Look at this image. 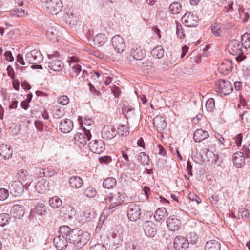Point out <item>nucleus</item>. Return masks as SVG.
Listing matches in <instances>:
<instances>
[{"mask_svg": "<svg viewBox=\"0 0 250 250\" xmlns=\"http://www.w3.org/2000/svg\"><path fill=\"white\" fill-rule=\"evenodd\" d=\"M13 149L7 145L2 144L0 146V155L5 159H9L12 155Z\"/></svg>", "mask_w": 250, "mask_h": 250, "instance_id": "nucleus-24", "label": "nucleus"}, {"mask_svg": "<svg viewBox=\"0 0 250 250\" xmlns=\"http://www.w3.org/2000/svg\"><path fill=\"white\" fill-rule=\"evenodd\" d=\"M138 160L143 165H148L149 156L146 152H142L139 154Z\"/></svg>", "mask_w": 250, "mask_h": 250, "instance_id": "nucleus-40", "label": "nucleus"}, {"mask_svg": "<svg viewBox=\"0 0 250 250\" xmlns=\"http://www.w3.org/2000/svg\"><path fill=\"white\" fill-rule=\"evenodd\" d=\"M47 66L49 68L54 71H59L63 68V64L61 60L54 59L47 63Z\"/></svg>", "mask_w": 250, "mask_h": 250, "instance_id": "nucleus-23", "label": "nucleus"}, {"mask_svg": "<svg viewBox=\"0 0 250 250\" xmlns=\"http://www.w3.org/2000/svg\"><path fill=\"white\" fill-rule=\"evenodd\" d=\"M116 180L113 177L107 178L104 181L103 187L106 188H113L116 185Z\"/></svg>", "mask_w": 250, "mask_h": 250, "instance_id": "nucleus-34", "label": "nucleus"}, {"mask_svg": "<svg viewBox=\"0 0 250 250\" xmlns=\"http://www.w3.org/2000/svg\"><path fill=\"white\" fill-rule=\"evenodd\" d=\"M216 91L221 94L226 96L233 91L232 83L229 81L219 80L216 83Z\"/></svg>", "mask_w": 250, "mask_h": 250, "instance_id": "nucleus-3", "label": "nucleus"}, {"mask_svg": "<svg viewBox=\"0 0 250 250\" xmlns=\"http://www.w3.org/2000/svg\"><path fill=\"white\" fill-rule=\"evenodd\" d=\"M128 150V149L126 148L125 150L122 151V155L126 162L129 161L128 154L127 153Z\"/></svg>", "mask_w": 250, "mask_h": 250, "instance_id": "nucleus-61", "label": "nucleus"}, {"mask_svg": "<svg viewBox=\"0 0 250 250\" xmlns=\"http://www.w3.org/2000/svg\"><path fill=\"white\" fill-rule=\"evenodd\" d=\"M141 215V210L140 207L134 203L130 204L128 207L127 216L131 221H136Z\"/></svg>", "mask_w": 250, "mask_h": 250, "instance_id": "nucleus-6", "label": "nucleus"}, {"mask_svg": "<svg viewBox=\"0 0 250 250\" xmlns=\"http://www.w3.org/2000/svg\"><path fill=\"white\" fill-rule=\"evenodd\" d=\"M208 136V133L207 131L203 130L202 129H198L193 134V139L196 142H200Z\"/></svg>", "mask_w": 250, "mask_h": 250, "instance_id": "nucleus-25", "label": "nucleus"}, {"mask_svg": "<svg viewBox=\"0 0 250 250\" xmlns=\"http://www.w3.org/2000/svg\"><path fill=\"white\" fill-rule=\"evenodd\" d=\"M11 220L9 215L6 213L0 214V225L4 226L8 224Z\"/></svg>", "mask_w": 250, "mask_h": 250, "instance_id": "nucleus-42", "label": "nucleus"}, {"mask_svg": "<svg viewBox=\"0 0 250 250\" xmlns=\"http://www.w3.org/2000/svg\"><path fill=\"white\" fill-rule=\"evenodd\" d=\"M73 126V123L70 119H65L60 122L59 128L62 133H68L72 131Z\"/></svg>", "mask_w": 250, "mask_h": 250, "instance_id": "nucleus-19", "label": "nucleus"}, {"mask_svg": "<svg viewBox=\"0 0 250 250\" xmlns=\"http://www.w3.org/2000/svg\"><path fill=\"white\" fill-rule=\"evenodd\" d=\"M35 125L36 128L39 131H42L43 129V124L42 121H36L35 122Z\"/></svg>", "mask_w": 250, "mask_h": 250, "instance_id": "nucleus-57", "label": "nucleus"}, {"mask_svg": "<svg viewBox=\"0 0 250 250\" xmlns=\"http://www.w3.org/2000/svg\"><path fill=\"white\" fill-rule=\"evenodd\" d=\"M117 134L116 129L111 126H105L102 131V136L104 139L110 140L114 138Z\"/></svg>", "mask_w": 250, "mask_h": 250, "instance_id": "nucleus-20", "label": "nucleus"}, {"mask_svg": "<svg viewBox=\"0 0 250 250\" xmlns=\"http://www.w3.org/2000/svg\"><path fill=\"white\" fill-rule=\"evenodd\" d=\"M84 194L89 198H92L96 196V191L93 188L88 187L85 189Z\"/></svg>", "mask_w": 250, "mask_h": 250, "instance_id": "nucleus-46", "label": "nucleus"}, {"mask_svg": "<svg viewBox=\"0 0 250 250\" xmlns=\"http://www.w3.org/2000/svg\"><path fill=\"white\" fill-rule=\"evenodd\" d=\"M188 241H190L191 244H195L197 243L199 237L196 233L194 232H190L188 235Z\"/></svg>", "mask_w": 250, "mask_h": 250, "instance_id": "nucleus-43", "label": "nucleus"}, {"mask_svg": "<svg viewBox=\"0 0 250 250\" xmlns=\"http://www.w3.org/2000/svg\"><path fill=\"white\" fill-rule=\"evenodd\" d=\"M9 190L4 188H0V200H5L9 196Z\"/></svg>", "mask_w": 250, "mask_h": 250, "instance_id": "nucleus-48", "label": "nucleus"}, {"mask_svg": "<svg viewBox=\"0 0 250 250\" xmlns=\"http://www.w3.org/2000/svg\"><path fill=\"white\" fill-rule=\"evenodd\" d=\"M166 223L168 229L172 231L178 230L181 225V220L175 215L170 216L167 220Z\"/></svg>", "mask_w": 250, "mask_h": 250, "instance_id": "nucleus-13", "label": "nucleus"}, {"mask_svg": "<svg viewBox=\"0 0 250 250\" xmlns=\"http://www.w3.org/2000/svg\"><path fill=\"white\" fill-rule=\"evenodd\" d=\"M188 198L191 201H195L197 204L201 203V200L199 196L194 194V193H189L188 195Z\"/></svg>", "mask_w": 250, "mask_h": 250, "instance_id": "nucleus-52", "label": "nucleus"}, {"mask_svg": "<svg viewBox=\"0 0 250 250\" xmlns=\"http://www.w3.org/2000/svg\"><path fill=\"white\" fill-rule=\"evenodd\" d=\"M241 42L245 43L250 42V32H247L241 36Z\"/></svg>", "mask_w": 250, "mask_h": 250, "instance_id": "nucleus-54", "label": "nucleus"}, {"mask_svg": "<svg viewBox=\"0 0 250 250\" xmlns=\"http://www.w3.org/2000/svg\"><path fill=\"white\" fill-rule=\"evenodd\" d=\"M206 156L208 158V156L210 157V158H209L207 160L208 162H213L214 161H215V155L212 152L209 151H207L206 154Z\"/></svg>", "mask_w": 250, "mask_h": 250, "instance_id": "nucleus-60", "label": "nucleus"}, {"mask_svg": "<svg viewBox=\"0 0 250 250\" xmlns=\"http://www.w3.org/2000/svg\"><path fill=\"white\" fill-rule=\"evenodd\" d=\"M167 216V210L165 208H159L155 212L154 217L157 221L164 220L166 216Z\"/></svg>", "mask_w": 250, "mask_h": 250, "instance_id": "nucleus-29", "label": "nucleus"}, {"mask_svg": "<svg viewBox=\"0 0 250 250\" xmlns=\"http://www.w3.org/2000/svg\"><path fill=\"white\" fill-rule=\"evenodd\" d=\"M89 250H107L106 248L103 244H97L91 246Z\"/></svg>", "mask_w": 250, "mask_h": 250, "instance_id": "nucleus-50", "label": "nucleus"}, {"mask_svg": "<svg viewBox=\"0 0 250 250\" xmlns=\"http://www.w3.org/2000/svg\"><path fill=\"white\" fill-rule=\"evenodd\" d=\"M68 241L66 235L60 233V235L54 239L53 243L58 250H63L66 248Z\"/></svg>", "mask_w": 250, "mask_h": 250, "instance_id": "nucleus-15", "label": "nucleus"}, {"mask_svg": "<svg viewBox=\"0 0 250 250\" xmlns=\"http://www.w3.org/2000/svg\"><path fill=\"white\" fill-rule=\"evenodd\" d=\"M206 108L208 111H212L215 108V101L213 98H209L206 103Z\"/></svg>", "mask_w": 250, "mask_h": 250, "instance_id": "nucleus-45", "label": "nucleus"}, {"mask_svg": "<svg viewBox=\"0 0 250 250\" xmlns=\"http://www.w3.org/2000/svg\"><path fill=\"white\" fill-rule=\"evenodd\" d=\"M112 44L115 50L118 52H123L125 48V44L123 38L120 35H116L111 39Z\"/></svg>", "mask_w": 250, "mask_h": 250, "instance_id": "nucleus-12", "label": "nucleus"}, {"mask_svg": "<svg viewBox=\"0 0 250 250\" xmlns=\"http://www.w3.org/2000/svg\"><path fill=\"white\" fill-rule=\"evenodd\" d=\"M112 160L110 156H106L99 158V161L102 163H108Z\"/></svg>", "mask_w": 250, "mask_h": 250, "instance_id": "nucleus-59", "label": "nucleus"}, {"mask_svg": "<svg viewBox=\"0 0 250 250\" xmlns=\"http://www.w3.org/2000/svg\"><path fill=\"white\" fill-rule=\"evenodd\" d=\"M8 190L12 196L18 197L23 193L24 187L22 183L20 181H15L9 185Z\"/></svg>", "mask_w": 250, "mask_h": 250, "instance_id": "nucleus-7", "label": "nucleus"}, {"mask_svg": "<svg viewBox=\"0 0 250 250\" xmlns=\"http://www.w3.org/2000/svg\"><path fill=\"white\" fill-rule=\"evenodd\" d=\"M17 61L21 65H24L25 64L23 57L20 54L17 55Z\"/></svg>", "mask_w": 250, "mask_h": 250, "instance_id": "nucleus-64", "label": "nucleus"}, {"mask_svg": "<svg viewBox=\"0 0 250 250\" xmlns=\"http://www.w3.org/2000/svg\"><path fill=\"white\" fill-rule=\"evenodd\" d=\"M243 42L241 43L238 40L231 41L228 45L229 51L233 55L240 56L243 54Z\"/></svg>", "mask_w": 250, "mask_h": 250, "instance_id": "nucleus-10", "label": "nucleus"}, {"mask_svg": "<svg viewBox=\"0 0 250 250\" xmlns=\"http://www.w3.org/2000/svg\"><path fill=\"white\" fill-rule=\"evenodd\" d=\"M83 133H78L74 136L75 143L80 147L83 146L91 138L90 130L84 127Z\"/></svg>", "mask_w": 250, "mask_h": 250, "instance_id": "nucleus-5", "label": "nucleus"}, {"mask_svg": "<svg viewBox=\"0 0 250 250\" xmlns=\"http://www.w3.org/2000/svg\"><path fill=\"white\" fill-rule=\"evenodd\" d=\"M189 244L188 239L181 236H176L174 240V247L176 250H186Z\"/></svg>", "mask_w": 250, "mask_h": 250, "instance_id": "nucleus-14", "label": "nucleus"}, {"mask_svg": "<svg viewBox=\"0 0 250 250\" xmlns=\"http://www.w3.org/2000/svg\"><path fill=\"white\" fill-rule=\"evenodd\" d=\"M157 147L159 149L158 154L162 156H165L166 154V150L164 147L160 144L157 145Z\"/></svg>", "mask_w": 250, "mask_h": 250, "instance_id": "nucleus-58", "label": "nucleus"}, {"mask_svg": "<svg viewBox=\"0 0 250 250\" xmlns=\"http://www.w3.org/2000/svg\"><path fill=\"white\" fill-rule=\"evenodd\" d=\"M52 112L53 117L55 119H60L65 114L63 108L54 107Z\"/></svg>", "mask_w": 250, "mask_h": 250, "instance_id": "nucleus-37", "label": "nucleus"}, {"mask_svg": "<svg viewBox=\"0 0 250 250\" xmlns=\"http://www.w3.org/2000/svg\"><path fill=\"white\" fill-rule=\"evenodd\" d=\"M72 73L70 74V76L72 78L77 77L82 71L81 66L78 64L74 63L71 65Z\"/></svg>", "mask_w": 250, "mask_h": 250, "instance_id": "nucleus-39", "label": "nucleus"}, {"mask_svg": "<svg viewBox=\"0 0 250 250\" xmlns=\"http://www.w3.org/2000/svg\"><path fill=\"white\" fill-rule=\"evenodd\" d=\"M11 13L12 15L17 17H22L27 13L24 10L21 8L14 9Z\"/></svg>", "mask_w": 250, "mask_h": 250, "instance_id": "nucleus-44", "label": "nucleus"}, {"mask_svg": "<svg viewBox=\"0 0 250 250\" xmlns=\"http://www.w3.org/2000/svg\"><path fill=\"white\" fill-rule=\"evenodd\" d=\"M58 30L53 26H49L46 31V36L50 40L54 39L58 35Z\"/></svg>", "mask_w": 250, "mask_h": 250, "instance_id": "nucleus-38", "label": "nucleus"}, {"mask_svg": "<svg viewBox=\"0 0 250 250\" xmlns=\"http://www.w3.org/2000/svg\"><path fill=\"white\" fill-rule=\"evenodd\" d=\"M42 58V55L36 50L29 52L25 55V60L30 64L40 63Z\"/></svg>", "mask_w": 250, "mask_h": 250, "instance_id": "nucleus-18", "label": "nucleus"}, {"mask_svg": "<svg viewBox=\"0 0 250 250\" xmlns=\"http://www.w3.org/2000/svg\"><path fill=\"white\" fill-rule=\"evenodd\" d=\"M152 55L155 58L161 59L164 56V49L161 46H156L151 51Z\"/></svg>", "mask_w": 250, "mask_h": 250, "instance_id": "nucleus-32", "label": "nucleus"}, {"mask_svg": "<svg viewBox=\"0 0 250 250\" xmlns=\"http://www.w3.org/2000/svg\"><path fill=\"white\" fill-rule=\"evenodd\" d=\"M24 213L23 207L20 205H14L10 211L11 215L16 219H20Z\"/></svg>", "mask_w": 250, "mask_h": 250, "instance_id": "nucleus-22", "label": "nucleus"}, {"mask_svg": "<svg viewBox=\"0 0 250 250\" xmlns=\"http://www.w3.org/2000/svg\"><path fill=\"white\" fill-rule=\"evenodd\" d=\"M145 234L149 237H153L157 233L156 226L151 221H146L143 225Z\"/></svg>", "mask_w": 250, "mask_h": 250, "instance_id": "nucleus-17", "label": "nucleus"}, {"mask_svg": "<svg viewBox=\"0 0 250 250\" xmlns=\"http://www.w3.org/2000/svg\"><path fill=\"white\" fill-rule=\"evenodd\" d=\"M49 203L52 208H57L62 206V201L58 197L54 196L49 199Z\"/></svg>", "mask_w": 250, "mask_h": 250, "instance_id": "nucleus-36", "label": "nucleus"}, {"mask_svg": "<svg viewBox=\"0 0 250 250\" xmlns=\"http://www.w3.org/2000/svg\"><path fill=\"white\" fill-rule=\"evenodd\" d=\"M58 102L59 104L65 105L69 103V99L66 96H62L58 99Z\"/></svg>", "mask_w": 250, "mask_h": 250, "instance_id": "nucleus-49", "label": "nucleus"}, {"mask_svg": "<svg viewBox=\"0 0 250 250\" xmlns=\"http://www.w3.org/2000/svg\"><path fill=\"white\" fill-rule=\"evenodd\" d=\"M243 135L241 133L237 135L234 139L237 147L240 146L242 141Z\"/></svg>", "mask_w": 250, "mask_h": 250, "instance_id": "nucleus-53", "label": "nucleus"}, {"mask_svg": "<svg viewBox=\"0 0 250 250\" xmlns=\"http://www.w3.org/2000/svg\"><path fill=\"white\" fill-rule=\"evenodd\" d=\"M181 5L180 3L175 1L171 3L169 6V11L171 14H177L181 10Z\"/></svg>", "mask_w": 250, "mask_h": 250, "instance_id": "nucleus-35", "label": "nucleus"}, {"mask_svg": "<svg viewBox=\"0 0 250 250\" xmlns=\"http://www.w3.org/2000/svg\"><path fill=\"white\" fill-rule=\"evenodd\" d=\"M69 183L72 188H79L82 186L83 181L80 177L73 176L69 178Z\"/></svg>", "mask_w": 250, "mask_h": 250, "instance_id": "nucleus-30", "label": "nucleus"}, {"mask_svg": "<svg viewBox=\"0 0 250 250\" xmlns=\"http://www.w3.org/2000/svg\"><path fill=\"white\" fill-rule=\"evenodd\" d=\"M45 3L47 10L53 15L58 14L62 10V4L60 0H49Z\"/></svg>", "mask_w": 250, "mask_h": 250, "instance_id": "nucleus-8", "label": "nucleus"}, {"mask_svg": "<svg viewBox=\"0 0 250 250\" xmlns=\"http://www.w3.org/2000/svg\"><path fill=\"white\" fill-rule=\"evenodd\" d=\"M153 125L158 130L162 131L167 126V124L163 117L157 116L153 119Z\"/></svg>", "mask_w": 250, "mask_h": 250, "instance_id": "nucleus-26", "label": "nucleus"}, {"mask_svg": "<svg viewBox=\"0 0 250 250\" xmlns=\"http://www.w3.org/2000/svg\"><path fill=\"white\" fill-rule=\"evenodd\" d=\"M105 202L106 204L110 203L108 206V210L110 212L113 211V208L116 206L121 204L124 201V197L122 196L119 192L115 194H110L109 196L105 198Z\"/></svg>", "mask_w": 250, "mask_h": 250, "instance_id": "nucleus-4", "label": "nucleus"}, {"mask_svg": "<svg viewBox=\"0 0 250 250\" xmlns=\"http://www.w3.org/2000/svg\"><path fill=\"white\" fill-rule=\"evenodd\" d=\"M126 166L127 168L131 171H135L136 170V165L134 164H131L129 162H127Z\"/></svg>", "mask_w": 250, "mask_h": 250, "instance_id": "nucleus-63", "label": "nucleus"}, {"mask_svg": "<svg viewBox=\"0 0 250 250\" xmlns=\"http://www.w3.org/2000/svg\"><path fill=\"white\" fill-rule=\"evenodd\" d=\"M182 21L185 26L188 27H194L197 25L199 21V18L197 15L189 12L185 13L183 16Z\"/></svg>", "mask_w": 250, "mask_h": 250, "instance_id": "nucleus-9", "label": "nucleus"}, {"mask_svg": "<svg viewBox=\"0 0 250 250\" xmlns=\"http://www.w3.org/2000/svg\"><path fill=\"white\" fill-rule=\"evenodd\" d=\"M88 146L90 150L96 154H101L105 150V145L102 140H95L90 142Z\"/></svg>", "mask_w": 250, "mask_h": 250, "instance_id": "nucleus-11", "label": "nucleus"}, {"mask_svg": "<svg viewBox=\"0 0 250 250\" xmlns=\"http://www.w3.org/2000/svg\"><path fill=\"white\" fill-rule=\"evenodd\" d=\"M92 123L93 121L91 120V118H85L84 119L83 121V125L84 124L88 127L92 125Z\"/></svg>", "mask_w": 250, "mask_h": 250, "instance_id": "nucleus-62", "label": "nucleus"}, {"mask_svg": "<svg viewBox=\"0 0 250 250\" xmlns=\"http://www.w3.org/2000/svg\"><path fill=\"white\" fill-rule=\"evenodd\" d=\"M57 172L54 169L49 168L45 169L43 171L44 175L48 177H52Z\"/></svg>", "mask_w": 250, "mask_h": 250, "instance_id": "nucleus-51", "label": "nucleus"}, {"mask_svg": "<svg viewBox=\"0 0 250 250\" xmlns=\"http://www.w3.org/2000/svg\"><path fill=\"white\" fill-rule=\"evenodd\" d=\"M175 24L176 25V35L177 37L180 39H183L185 37V34L182 25L177 21H175Z\"/></svg>", "mask_w": 250, "mask_h": 250, "instance_id": "nucleus-41", "label": "nucleus"}, {"mask_svg": "<svg viewBox=\"0 0 250 250\" xmlns=\"http://www.w3.org/2000/svg\"><path fill=\"white\" fill-rule=\"evenodd\" d=\"M130 54L134 59L137 60H141L145 56L142 49L137 44L133 45L130 50Z\"/></svg>", "mask_w": 250, "mask_h": 250, "instance_id": "nucleus-21", "label": "nucleus"}, {"mask_svg": "<svg viewBox=\"0 0 250 250\" xmlns=\"http://www.w3.org/2000/svg\"><path fill=\"white\" fill-rule=\"evenodd\" d=\"M211 32L215 36H221L222 30L219 25H214L211 26Z\"/></svg>", "mask_w": 250, "mask_h": 250, "instance_id": "nucleus-47", "label": "nucleus"}, {"mask_svg": "<svg viewBox=\"0 0 250 250\" xmlns=\"http://www.w3.org/2000/svg\"><path fill=\"white\" fill-rule=\"evenodd\" d=\"M107 40V37L104 34L99 33L93 38V42L95 45L101 47L106 42Z\"/></svg>", "mask_w": 250, "mask_h": 250, "instance_id": "nucleus-28", "label": "nucleus"}, {"mask_svg": "<svg viewBox=\"0 0 250 250\" xmlns=\"http://www.w3.org/2000/svg\"><path fill=\"white\" fill-rule=\"evenodd\" d=\"M60 215L63 220H71L75 212L72 207L70 205H66L62 207L60 211Z\"/></svg>", "mask_w": 250, "mask_h": 250, "instance_id": "nucleus-16", "label": "nucleus"}, {"mask_svg": "<svg viewBox=\"0 0 250 250\" xmlns=\"http://www.w3.org/2000/svg\"><path fill=\"white\" fill-rule=\"evenodd\" d=\"M7 71L8 75L12 79H14V71L13 67L11 65H8L7 67Z\"/></svg>", "mask_w": 250, "mask_h": 250, "instance_id": "nucleus-56", "label": "nucleus"}, {"mask_svg": "<svg viewBox=\"0 0 250 250\" xmlns=\"http://www.w3.org/2000/svg\"><path fill=\"white\" fill-rule=\"evenodd\" d=\"M4 55L5 57V59L9 62H13L14 61V57L13 56L12 53L10 51H6Z\"/></svg>", "mask_w": 250, "mask_h": 250, "instance_id": "nucleus-55", "label": "nucleus"}, {"mask_svg": "<svg viewBox=\"0 0 250 250\" xmlns=\"http://www.w3.org/2000/svg\"><path fill=\"white\" fill-rule=\"evenodd\" d=\"M61 234L66 235L69 241L76 247L82 248L90 239V235L87 232H84L80 229H71L68 226H62L60 227Z\"/></svg>", "mask_w": 250, "mask_h": 250, "instance_id": "nucleus-1", "label": "nucleus"}, {"mask_svg": "<svg viewBox=\"0 0 250 250\" xmlns=\"http://www.w3.org/2000/svg\"><path fill=\"white\" fill-rule=\"evenodd\" d=\"M221 244L216 240L207 241L204 246L205 250H220Z\"/></svg>", "mask_w": 250, "mask_h": 250, "instance_id": "nucleus-27", "label": "nucleus"}, {"mask_svg": "<svg viewBox=\"0 0 250 250\" xmlns=\"http://www.w3.org/2000/svg\"><path fill=\"white\" fill-rule=\"evenodd\" d=\"M123 114L127 119H133L135 116V109L129 106H124L122 107Z\"/></svg>", "mask_w": 250, "mask_h": 250, "instance_id": "nucleus-31", "label": "nucleus"}, {"mask_svg": "<svg viewBox=\"0 0 250 250\" xmlns=\"http://www.w3.org/2000/svg\"><path fill=\"white\" fill-rule=\"evenodd\" d=\"M250 157V150L246 145H244L240 151L236 152L233 154L232 160L237 167H241L244 165L245 159Z\"/></svg>", "mask_w": 250, "mask_h": 250, "instance_id": "nucleus-2", "label": "nucleus"}, {"mask_svg": "<svg viewBox=\"0 0 250 250\" xmlns=\"http://www.w3.org/2000/svg\"><path fill=\"white\" fill-rule=\"evenodd\" d=\"M34 212L37 215L43 216L47 213V208L43 204L39 203L36 206Z\"/></svg>", "mask_w": 250, "mask_h": 250, "instance_id": "nucleus-33", "label": "nucleus"}]
</instances>
